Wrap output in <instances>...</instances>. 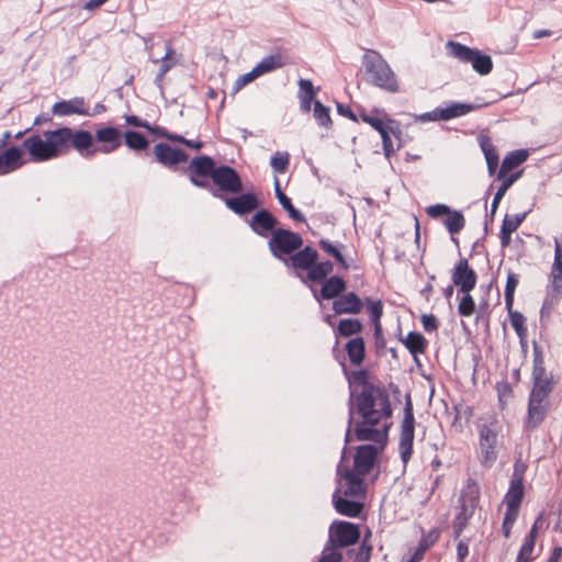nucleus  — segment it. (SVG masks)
I'll return each mask as SVG.
<instances>
[{
    "label": "nucleus",
    "mask_w": 562,
    "mask_h": 562,
    "mask_svg": "<svg viewBox=\"0 0 562 562\" xmlns=\"http://www.w3.org/2000/svg\"><path fill=\"white\" fill-rule=\"evenodd\" d=\"M355 413L361 417L355 425L356 438L360 441L385 443L391 425L389 419L392 415L387 394L368 383L363 384L358 395L351 391L346 442L350 440Z\"/></svg>",
    "instance_id": "1"
},
{
    "label": "nucleus",
    "mask_w": 562,
    "mask_h": 562,
    "mask_svg": "<svg viewBox=\"0 0 562 562\" xmlns=\"http://www.w3.org/2000/svg\"><path fill=\"white\" fill-rule=\"evenodd\" d=\"M345 453L346 448L344 449L341 461L337 467L338 476L342 479L347 485L344 491V495L361 496L364 492L363 476L372 469L376 459L378 449L372 445L358 447L352 469L345 465Z\"/></svg>",
    "instance_id": "2"
},
{
    "label": "nucleus",
    "mask_w": 562,
    "mask_h": 562,
    "mask_svg": "<svg viewBox=\"0 0 562 562\" xmlns=\"http://www.w3.org/2000/svg\"><path fill=\"white\" fill-rule=\"evenodd\" d=\"M63 135L59 133V128L42 134H32L23 140L22 147L19 148L22 149V154L26 151L32 161H46L58 157L63 151Z\"/></svg>",
    "instance_id": "3"
},
{
    "label": "nucleus",
    "mask_w": 562,
    "mask_h": 562,
    "mask_svg": "<svg viewBox=\"0 0 562 562\" xmlns=\"http://www.w3.org/2000/svg\"><path fill=\"white\" fill-rule=\"evenodd\" d=\"M362 64L368 80L372 85L391 93L400 90L394 71L379 52L368 49L363 55Z\"/></svg>",
    "instance_id": "4"
},
{
    "label": "nucleus",
    "mask_w": 562,
    "mask_h": 562,
    "mask_svg": "<svg viewBox=\"0 0 562 562\" xmlns=\"http://www.w3.org/2000/svg\"><path fill=\"white\" fill-rule=\"evenodd\" d=\"M360 532L356 525L347 521L334 522L329 529V539L325 544L321 558L325 555L338 558L341 562L342 555L339 548L348 547L358 541Z\"/></svg>",
    "instance_id": "5"
},
{
    "label": "nucleus",
    "mask_w": 562,
    "mask_h": 562,
    "mask_svg": "<svg viewBox=\"0 0 562 562\" xmlns=\"http://www.w3.org/2000/svg\"><path fill=\"white\" fill-rule=\"evenodd\" d=\"M449 55L463 63H470L472 68L481 76L488 75L493 68L492 58L479 49L470 48L458 42L447 43Z\"/></svg>",
    "instance_id": "6"
},
{
    "label": "nucleus",
    "mask_w": 562,
    "mask_h": 562,
    "mask_svg": "<svg viewBox=\"0 0 562 562\" xmlns=\"http://www.w3.org/2000/svg\"><path fill=\"white\" fill-rule=\"evenodd\" d=\"M302 245L303 239L299 234L282 228L274 229L269 240L270 251L277 258L299 250Z\"/></svg>",
    "instance_id": "7"
},
{
    "label": "nucleus",
    "mask_w": 562,
    "mask_h": 562,
    "mask_svg": "<svg viewBox=\"0 0 562 562\" xmlns=\"http://www.w3.org/2000/svg\"><path fill=\"white\" fill-rule=\"evenodd\" d=\"M415 434V418L411 401H407L404 407V417L401 425V435L398 442V451L401 459L406 464L413 452V441Z\"/></svg>",
    "instance_id": "8"
},
{
    "label": "nucleus",
    "mask_w": 562,
    "mask_h": 562,
    "mask_svg": "<svg viewBox=\"0 0 562 562\" xmlns=\"http://www.w3.org/2000/svg\"><path fill=\"white\" fill-rule=\"evenodd\" d=\"M63 135L61 146L63 149L70 144L82 157L90 158L95 155L97 148H91L93 145V136L90 132L79 130L72 131L69 127L59 128Z\"/></svg>",
    "instance_id": "9"
},
{
    "label": "nucleus",
    "mask_w": 562,
    "mask_h": 562,
    "mask_svg": "<svg viewBox=\"0 0 562 562\" xmlns=\"http://www.w3.org/2000/svg\"><path fill=\"white\" fill-rule=\"evenodd\" d=\"M480 451L483 464L491 467L497 458V429L494 424H483L479 428Z\"/></svg>",
    "instance_id": "10"
},
{
    "label": "nucleus",
    "mask_w": 562,
    "mask_h": 562,
    "mask_svg": "<svg viewBox=\"0 0 562 562\" xmlns=\"http://www.w3.org/2000/svg\"><path fill=\"white\" fill-rule=\"evenodd\" d=\"M551 291L544 304H552L557 301L562 290V234L554 238V260L550 272Z\"/></svg>",
    "instance_id": "11"
},
{
    "label": "nucleus",
    "mask_w": 562,
    "mask_h": 562,
    "mask_svg": "<svg viewBox=\"0 0 562 562\" xmlns=\"http://www.w3.org/2000/svg\"><path fill=\"white\" fill-rule=\"evenodd\" d=\"M461 510L456 516L453 522V529L457 537L461 535L463 529L465 528L468 520L474 514V510L477 505V488L469 486L468 491L462 494L461 498Z\"/></svg>",
    "instance_id": "12"
},
{
    "label": "nucleus",
    "mask_w": 562,
    "mask_h": 562,
    "mask_svg": "<svg viewBox=\"0 0 562 562\" xmlns=\"http://www.w3.org/2000/svg\"><path fill=\"white\" fill-rule=\"evenodd\" d=\"M213 182L220 190L229 193H239L243 191V183L239 175L228 166H221L213 171Z\"/></svg>",
    "instance_id": "13"
},
{
    "label": "nucleus",
    "mask_w": 562,
    "mask_h": 562,
    "mask_svg": "<svg viewBox=\"0 0 562 562\" xmlns=\"http://www.w3.org/2000/svg\"><path fill=\"white\" fill-rule=\"evenodd\" d=\"M451 279L461 293L471 292L476 285V273L470 268L465 258H461L456 263Z\"/></svg>",
    "instance_id": "14"
},
{
    "label": "nucleus",
    "mask_w": 562,
    "mask_h": 562,
    "mask_svg": "<svg viewBox=\"0 0 562 562\" xmlns=\"http://www.w3.org/2000/svg\"><path fill=\"white\" fill-rule=\"evenodd\" d=\"M95 139L102 144L97 148V151H101L103 154L113 153L122 144L120 130L112 126H105L97 130Z\"/></svg>",
    "instance_id": "15"
},
{
    "label": "nucleus",
    "mask_w": 562,
    "mask_h": 562,
    "mask_svg": "<svg viewBox=\"0 0 562 562\" xmlns=\"http://www.w3.org/2000/svg\"><path fill=\"white\" fill-rule=\"evenodd\" d=\"M346 487L347 485L344 480L339 477L338 487L333 495L334 506L339 514L356 517L360 514L362 505L358 502L346 499L340 495V493L344 494Z\"/></svg>",
    "instance_id": "16"
},
{
    "label": "nucleus",
    "mask_w": 562,
    "mask_h": 562,
    "mask_svg": "<svg viewBox=\"0 0 562 562\" xmlns=\"http://www.w3.org/2000/svg\"><path fill=\"white\" fill-rule=\"evenodd\" d=\"M154 154L157 160L164 166H173L179 162H184L188 159V155L183 150L175 149L164 143L155 145Z\"/></svg>",
    "instance_id": "17"
},
{
    "label": "nucleus",
    "mask_w": 562,
    "mask_h": 562,
    "mask_svg": "<svg viewBox=\"0 0 562 562\" xmlns=\"http://www.w3.org/2000/svg\"><path fill=\"white\" fill-rule=\"evenodd\" d=\"M55 115L67 116L72 114L85 115L88 114V106L86 101L81 97L72 98L70 100H64L57 102L52 109Z\"/></svg>",
    "instance_id": "18"
},
{
    "label": "nucleus",
    "mask_w": 562,
    "mask_h": 562,
    "mask_svg": "<svg viewBox=\"0 0 562 562\" xmlns=\"http://www.w3.org/2000/svg\"><path fill=\"white\" fill-rule=\"evenodd\" d=\"M276 224V217L267 210L258 211L250 221L251 229L262 237H267L270 232L272 233Z\"/></svg>",
    "instance_id": "19"
},
{
    "label": "nucleus",
    "mask_w": 562,
    "mask_h": 562,
    "mask_svg": "<svg viewBox=\"0 0 562 562\" xmlns=\"http://www.w3.org/2000/svg\"><path fill=\"white\" fill-rule=\"evenodd\" d=\"M23 165L22 149L12 146L0 153V176L15 171Z\"/></svg>",
    "instance_id": "20"
},
{
    "label": "nucleus",
    "mask_w": 562,
    "mask_h": 562,
    "mask_svg": "<svg viewBox=\"0 0 562 562\" xmlns=\"http://www.w3.org/2000/svg\"><path fill=\"white\" fill-rule=\"evenodd\" d=\"M225 204L236 214L244 215L257 209L258 200L251 193H244L237 198L226 199Z\"/></svg>",
    "instance_id": "21"
},
{
    "label": "nucleus",
    "mask_w": 562,
    "mask_h": 562,
    "mask_svg": "<svg viewBox=\"0 0 562 562\" xmlns=\"http://www.w3.org/2000/svg\"><path fill=\"white\" fill-rule=\"evenodd\" d=\"M333 308L337 314H357L361 311L362 303L356 293L350 292L337 299L333 304Z\"/></svg>",
    "instance_id": "22"
},
{
    "label": "nucleus",
    "mask_w": 562,
    "mask_h": 562,
    "mask_svg": "<svg viewBox=\"0 0 562 562\" xmlns=\"http://www.w3.org/2000/svg\"><path fill=\"white\" fill-rule=\"evenodd\" d=\"M524 484L510 483L509 488L504 497L506 505V513L517 515L519 514V506L524 498Z\"/></svg>",
    "instance_id": "23"
},
{
    "label": "nucleus",
    "mask_w": 562,
    "mask_h": 562,
    "mask_svg": "<svg viewBox=\"0 0 562 562\" xmlns=\"http://www.w3.org/2000/svg\"><path fill=\"white\" fill-rule=\"evenodd\" d=\"M317 258V251L314 248L306 246L305 248L291 256L290 263L291 267L295 269L307 270L308 272L313 263L316 262Z\"/></svg>",
    "instance_id": "24"
},
{
    "label": "nucleus",
    "mask_w": 562,
    "mask_h": 562,
    "mask_svg": "<svg viewBox=\"0 0 562 562\" xmlns=\"http://www.w3.org/2000/svg\"><path fill=\"white\" fill-rule=\"evenodd\" d=\"M548 408V401L529 400L526 427L533 429L541 424Z\"/></svg>",
    "instance_id": "25"
},
{
    "label": "nucleus",
    "mask_w": 562,
    "mask_h": 562,
    "mask_svg": "<svg viewBox=\"0 0 562 562\" xmlns=\"http://www.w3.org/2000/svg\"><path fill=\"white\" fill-rule=\"evenodd\" d=\"M528 151L525 149H518L509 153L502 162L501 169L498 171V179L504 178L507 173L514 168L518 167L522 162H525L528 158Z\"/></svg>",
    "instance_id": "26"
},
{
    "label": "nucleus",
    "mask_w": 562,
    "mask_h": 562,
    "mask_svg": "<svg viewBox=\"0 0 562 562\" xmlns=\"http://www.w3.org/2000/svg\"><path fill=\"white\" fill-rule=\"evenodd\" d=\"M299 87H300L299 98H300L301 111L304 113H308L312 108V102L314 101V98L316 95V90L314 89L312 81L308 79H300Z\"/></svg>",
    "instance_id": "27"
},
{
    "label": "nucleus",
    "mask_w": 562,
    "mask_h": 562,
    "mask_svg": "<svg viewBox=\"0 0 562 562\" xmlns=\"http://www.w3.org/2000/svg\"><path fill=\"white\" fill-rule=\"evenodd\" d=\"M274 192L276 196L279 201V203L282 205V207L289 213L290 217L294 221L304 222L305 218L303 214L296 210L289 196H286L283 191L281 190L280 182L278 178H274Z\"/></svg>",
    "instance_id": "28"
},
{
    "label": "nucleus",
    "mask_w": 562,
    "mask_h": 562,
    "mask_svg": "<svg viewBox=\"0 0 562 562\" xmlns=\"http://www.w3.org/2000/svg\"><path fill=\"white\" fill-rule=\"evenodd\" d=\"M480 146L486 160L488 173L492 176L498 166V153L487 137L480 138Z\"/></svg>",
    "instance_id": "29"
},
{
    "label": "nucleus",
    "mask_w": 562,
    "mask_h": 562,
    "mask_svg": "<svg viewBox=\"0 0 562 562\" xmlns=\"http://www.w3.org/2000/svg\"><path fill=\"white\" fill-rule=\"evenodd\" d=\"M475 109V105L470 103L454 102L446 108H440L439 116L442 121H449L454 117L463 116Z\"/></svg>",
    "instance_id": "30"
},
{
    "label": "nucleus",
    "mask_w": 562,
    "mask_h": 562,
    "mask_svg": "<svg viewBox=\"0 0 562 562\" xmlns=\"http://www.w3.org/2000/svg\"><path fill=\"white\" fill-rule=\"evenodd\" d=\"M346 288L345 281L340 277H330L325 281L321 290V296L324 300L336 297Z\"/></svg>",
    "instance_id": "31"
},
{
    "label": "nucleus",
    "mask_w": 562,
    "mask_h": 562,
    "mask_svg": "<svg viewBox=\"0 0 562 562\" xmlns=\"http://www.w3.org/2000/svg\"><path fill=\"white\" fill-rule=\"evenodd\" d=\"M173 49L170 46H167L166 54L161 59H153L154 64H159V70L155 77V85L161 89V81L165 75L173 67L175 61L172 60Z\"/></svg>",
    "instance_id": "32"
},
{
    "label": "nucleus",
    "mask_w": 562,
    "mask_h": 562,
    "mask_svg": "<svg viewBox=\"0 0 562 562\" xmlns=\"http://www.w3.org/2000/svg\"><path fill=\"white\" fill-rule=\"evenodd\" d=\"M284 60L281 55H269L262 58L254 68L258 76H262L265 74H268L270 71H273L278 68H281L284 66Z\"/></svg>",
    "instance_id": "33"
},
{
    "label": "nucleus",
    "mask_w": 562,
    "mask_h": 562,
    "mask_svg": "<svg viewBox=\"0 0 562 562\" xmlns=\"http://www.w3.org/2000/svg\"><path fill=\"white\" fill-rule=\"evenodd\" d=\"M348 357L352 364L359 366L364 358V341L361 337L352 338L346 346Z\"/></svg>",
    "instance_id": "34"
},
{
    "label": "nucleus",
    "mask_w": 562,
    "mask_h": 562,
    "mask_svg": "<svg viewBox=\"0 0 562 562\" xmlns=\"http://www.w3.org/2000/svg\"><path fill=\"white\" fill-rule=\"evenodd\" d=\"M190 168L195 171L199 176H210L212 178L213 171H215V162L209 156L195 157L191 160Z\"/></svg>",
    "instance_id": "35"
},
{
    "label": "nucleus",
    "mask_w": 562,
    "mask_h": 562,
    "mask_svg": "<svg viewBox=\"0 0 562 562\" xmlns=\"http://www.w3.org/2000/svg\"><path fill=\"white\" fill-rule=\"evenodd\" d=\"M333 269L334 266L330 261H323L319 263L314 262L307 272V279L313 282H319L331 273Z\"/></svg>",
    "instance_id": "36"
},
{
    "label": "nucleus",
    "mask_w": 562,
    "mask_h": 562,
    "mask_svg": "<svg viewBox=\"0 0 562 562\" xmlns=\"http://www.w3.org/2000/svg\"><path fill=\"white\" fill-rule=\"evenodd\" d=\"M425 344V338L420 334L415 331H411L404 340V345L409 350V352L415 357L416 355L424 352Z\"/></svg>",
    "instance_id": "37"
},
{
    "label": "nucleus",
    "mask_w": 562,
    "mask_h": 562,
    "mask_svg": "<svg viewBox=\"0 0 562 562\" xmlns=\"http://www.w3.org/2000/svg\"><path fill=\"white\" fill-rule=\"evenodd\" d=\"M465 221L461 212L450 211L447 214L445 226L452 235L458 234L464 227Z\"/></svg>",
    "instance_id": "38"
},
{
    "label": "nucleus",
    "mask_w": 562,
    "mask_h": 562,
    "mask_svg": "<svg viewBox=\"0 0 562 562\" xmlns=\"http://www.w3.org/2000/svg\"><path fill=\"white\" fill-rule=\"evenodd\" d=\"M125 137V144L134 150H142L145 149L148 146V140L146 137L135 131H127L124 134Z\"/></svg>",
    "instance_id": "39"
},
{
    "label": "nucleus",
    "mask_w": 562,
    "mask_h": 562,
    "mask_svg": "<svg viewBox=\"0 0 562 562\" xmlns=\"http://www.w3.org/2000/svg\"><path fill=\"white\" fill-rule=\"evenodd\" d=\"M329 111V108L325 106L321 101H314L313 115L317 123L326 128L331 125Z\"/></svg>",
    "instance_id": "40"
},
{
    "label": "nucleus",
    "mask_w": 562,
    "mask_h": 562,
    "mask_svg": "<svg viewBox=\"0 0 562 562\" xmlns=\"http://www.w3.org/2000/svg\"><path fill=\"white\" fill-rule=\"evenodd\" d=\"M550 391H551L550 380H540V381L533 382V387H532L529 400L548 401Z\"/></svg>",
    "instance_id": "41"
},
{
    "label": "nucleus",
    "mask_w": 562,
    "mask_h": 562,
    "mask_svg": "<svg viewBox=\"0 0 562 562\" xmlns=\"http://www.w3.org/2000/svg\"><path fill=\"white\" fill-rule=\"evenodd\" d=\"M290 164V155L286 151H277L270 159V166L276 173H284Z\"/></svg>",
    "instance_id": "42"
},
{
    "label": "nucleus",
    "mask_w": 562,
    "mask_h": 562,
    "mask_svg": "<svg viewBox=\"0 0 562 562\" xmlns=\"http://www.w3.org/2000/svg\"><path fill=\"white\" fill-rule=\"evenodd\" d=\"M519 283V277L513 272H509L505 285V303L507 308L510 310L514 302V293Z\"/></svg>",
    "instance_id": "43"
},
{
    "label": "nucleus",
    "mask_w": 562,
    "mask_h": 562,
    "mask_svg": "<svg viewBox=\"0 0 562 562\" xmlns=\"http://www.w3.org/2000/svg\"><path fill=\"white\" fill-rule=\"evenodd\" d=\"M361 328L362 325L358 319H341L338 325V333L341 336L348 337L359 333Z\"/></svg>",
    "instance_id": "44"
},
{
    "label": "nucleus",
    "mask_w": 562,
    "mask_h": 562,
    "mask_svg": "<svg viewBox=\"0 0 562 562\" xmlns=\"http://www.w3.org/2000/svg\"><path fill=\"white\" fill-rule=\"evenodd\" d=\"M319 246L327 255L334 257L345 269L349 267L340 249L336 245L326 239H322L319 240Z\"/></svg>",
    "instance_id": "45"
},
{
    "label": "nucleus",
    "mask_w": 562,
    "mask_h": 562,
    "mask_svg": "<svg viewBox=\"0 0 562 562\" xmlns=\"http://www.w3.org/2000/svg\"><path fill=\"white\" fill-rule=\"evenodd\" d=\"M367 310L371 315V318L375 325V331H380V318L383 314V306L381 301L367 300Z\"/></svg>",
    "instance_id": "46"
},
{
    "label": "nucleus",
    "mask_w": 562,
    "mask_h": 562,
    "mask_svg": "<svg viewBox=\"0 0 562 562\" xmlns=\"http://www.w3.org/2000/svg\"><path fill=\"white\" fill-rule=\"evenodd\" d=\"M390 133L396 134L395 131L393 130V127H391V126H386L381 132H379V134L381 135V138H382L383 150H384V155L386 158H390L391 155L395 151Z\"/></svg>",
    "instance_id": "47"
},
{
    "label": "nucleus",
    "mask_w": 562,
    "mask_h": 562,
    "mask_svg": "<svg viewBox=\"0 0 562 562\" xmlns=\"http://www.w3.org/2000/svg\"><path fill=\"white\" fill-rule=\"evenodd\" d=\"M458 311L462 316H471L475 312V302L470 292L463 293Z\"/></svg>",
    "instance_id": "48"
},
{
    "label": "nucleus",
    "mask_w": 562,
    "mask_h": 562,
    "mask_svg": "<svg viewBox=\"0 0 562 562\" xmlns=\"http://www.w3.org/2000/svg\"><path fill=\"white\" fill-rule=\"evenodd\" d=\"M525 217L526 213L516 214L514 216L506 215L502 224V229L507 233H514L520 226Z\"/></svg>",
    "instance_id": "49"
},
{
    "label": "nucleus",
    "mask_w": 562,
    "mask_h": 562,
    "mask_svg": "<svg viewBox=\"0 0 562 562\" xmlns=\"http://www.w3.org/2000/svg\"><path fill=\"white\" fill-rule=\"evenodd\" d=\"M510 324L514 327L518 337L522 340L527 333V328L525 326V317L522 316V314L518 312L510 313Z\"/></svg>",
    "instance_id": "50"
},
{
    "label": "nucleus",
    "mask_w": 562,
    "mask_h": 562,
    "mask_svg": "<svg viewBox=\"0 0 562 562\" xmlns=\"http://www.w3.org/2000/svg\"><path fill=\"white\" fill-rule=\"evenodd\" d=\"M535 541L536 540L532 539V537H526L517 558L527 562H531L533 560L532 552L535 549Z\"/></svg>",
    "instance_id": "51"
},
{
    "label": "nucleus",
    "mask_w": 562,
    "mask_h": 562,
    "mask_svg": "<svg viewBox=\"0 0 562 562\" xmlns=\"http://www.w3.org/2000/svg\"><path fill=\"white\" fill-rule=\"evenodd\" d=\"M259 76L258 74L256 72L255 68H252V70H250L249 72H246L241 76H239L236 81H235V90L238 91L240 90L241 88H244L245 86H247L248 83H250L251 81H254L255 79H257Z\"/></svg>",
    "instance_id": "52"
},
{
    "label": "nucleus",
    "mask_w": 562,
    "mask_h": 562,
    "mask_svg": "<svg viewBox=\"0 0 562 562\" xmlns=\"http://www.w3.org/2000/svg\"><path fill=\"white\" fill-rule=\"evenodd\" d=\"M450 207L446 204H435L427 207V214L432 218H438L440 216L447 215L450 213Z\"/></svg>",
    "instance_id": "53"
},
{
    "label": "nucleus",
    "mask_w": 562,
    "mask_h": 562,
    "mask_svg": "<svg viewBox=\"0 0 562 562\" xmlns=\"http://www.w3.org/2000/svg\"><path fill=\"white\" fill-rule=\"evenodd\" d=\"M521 177V171L519 172H516V173H513L510 175L509 177H504L502 178L503 179V183L501 184V187L498 188V190L496 191L497 193H501L503 196L505 195V193L507 192V190L514 184V182H516L519 178Z\"/></svg>",
    "instance_id": "54"
},
{
    "label": "nucleus",
    "mask_w": 562,
    "mask_h": 562,
    "mask_svg": "<svg viewBox=\"0 0 562 562\" xmlns=\"http://www.w3.org/2000/svg\"><path fill=\"white\" fill-rule=\"evenodd\" d=\"M422 324H423L424 329L428 333L435 331L439 326V322H438L437 317L432 314L423 315Z\"/></svg>",
    "instance_id": "55"
},
{
    "label": "nucleus",
    "mask_w": 562,
    "mask_h": 562,
    "mask_svg": "<svg viewBox=\"0 0 562 562\" xmlns=\"http://www.w3.org/2000/svg\"><path fill=\"white\" fill-rule=\"evenodd\" d=\"M532 378H533V382H537L540 380H549V378L546 374V370L542 366V360L539 359L538 357L535 358Z\"/></svg>",
    "instance_id": "56"
},
{
    "label": "nucleus",
    "mask_w": 562,
    "mask_h": 562,
    "mask_svg": "<svg viewBox=\"0 0 562 562\" xmlns=\"http://www.w3.org/2000/svg\"><path fill=\"white\" fill-rule=\"evenodd\" d=\"M440 108H436L435 110L430 112H426L419 115H415L416 122H435V121H442L441 116H439Z\"/></svg>",
    "instance_id": "57"
},
{
    "label": "nucleus",
    "mask_w": 562,
    "mask_h": 562,
    "mask_svg": "<svg viewBox=\"0 0 562 562\" xmlns=\"http://www.w3.org/2000/svg\"><path fill=\"white\" fill-rule=\"evenodd\" d=\"M371 551L372 547L370 544H367V539H364L359 551L357 552L355 562H369Z\"/></svg>",
    "instance_id": "58"
},
{
    "label": "nucleus",
    "mask_w": 562,
    "mask_h": 562,
    "mask_svg": "<svg viewBox=\"0 0 562 562\" xmlns=\"http://www.w3.org/2000/svg\"><path fill=\"white\" fill-rule=\"evenodd\" d=\"M517 515L507 514L505 513L504 520H503V533L506 538L510 536L512 528L517 519Z\"/></svg>",
    "instance_id": "59"
},
{
    "label": "nucleus",
    "mask_w": 562,
    "mask_h": 562,
    "mask_svg": "<svg viewBox=\"0 0 562 562\" xmlns=\"http://www.w3.org/2000/svg\"><path fill=\"white\" fill-rule=\"evenodd\" d=\"M362 121L371 125L375 131L381 132L383 128L386 127V125L383 123V121L375 116H370L367 114L361 115Z\"/></svg>",
    "instance_id": "60"
},
{
    "label": "nucleus",
    "mask_w": 562,
    "mask_h": 562,
    "mask_svg": "<svg viewBox=\"0 0 562 562\" xmlns=\"http://www.w3.org/2000/svg\"><path fill=\"white\" fill-rule=\"evenodd\" d=\"M525 470H526V465L517 462L514 467V472H513L510 483L522 484Z\"/></svg>",
    "instance_id": "61"
},
{
    "label": "nucleus",
    "mask_w": 562,
    "mask_h": 562,
    "mask_svg": "<svg viewBox=\"0 0 562 562\" xmlns=\"http://www.w3.org/2000/svg\"><path fill=\"white\" fill-rule=\"evenodd\" d=\"M125 122L132 126L144 127V128L150 130V126L146 121H143L142 119H139L135 115H126Z\"/></svg>",
    "instance_id": "62"
},
{
    "label": "nucleus",
    "mask_w": 562,
    "mask_h": 562,
    "mask_svg": "<svg viewBox=\"0 0 562 562\" xmlns=\"http://www.w3.org/2000/svg\"><path fill=\"white\" fill-rule=\"evenodd\" d=\"M468 554H469L468 543H465L464 541H459L457 544V557H458L459 562H463L464 559L468 557Z\"/></svg>",
    "instance_id": "63"
},
{
    "label": "nucleus",
    "mask_w": 562,
    "mask_h": 562,
    "mask_svg": "<svg viewBox=\"0 0 562 562\" xmlns=\"http://www.w3.org/2000/svg\"><path fill=\"white\" fill-rule=\"evenodd\" d=\"M542 522H543V516H542V514H540V515L538 516V518L535 520V522H533V525H532V527H531V529H530V531H529V533H528V536H527V537H532V539H535V540H536L537 530H538L539 528H541Z\"/></svg>",
    "instance_id": "64"
}]
</instances>
